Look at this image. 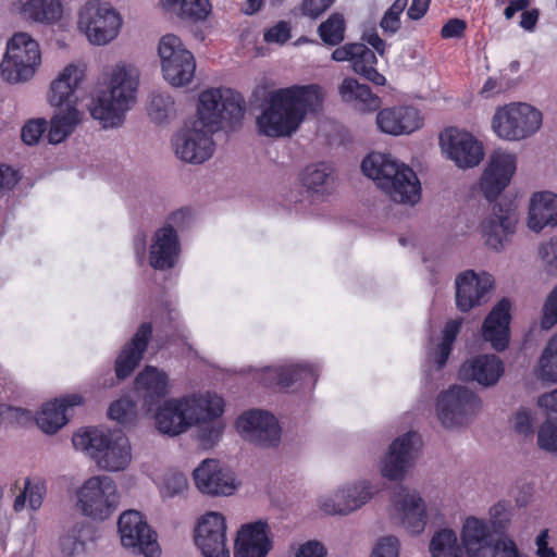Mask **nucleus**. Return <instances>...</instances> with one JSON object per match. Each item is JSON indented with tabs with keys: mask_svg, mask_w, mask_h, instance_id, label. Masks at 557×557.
<instances>
[{
	"mask_svg": "<svg viewBox=\"0 0 557 557\" xmlns=\"http://www.w3.org/2000/svg\"><path fill=\"white\" fill-rule=\"evenodd\" d=\"M335 0H302L301 12L310 18L320 17Z\"/></svg>",
	"mask_w": 557,
	"mask_h": 557,
	"instance_id": "60",
	"label": "nucleus"
},
{
	"mask_svg": "<svg viewBox=\"0 0 557 557\" xmlns=\"http://www.w3.org/2000/svg\"><path fill=\"white\" fill-rule=\"evenodd\" d=\"M537 445L542 450L557 455V419H547L537 431Z\"/></svg>",
	"mask_w": 557,
	"mask_h": 557,
	"instance_id": "48",
	"label": "nucleus"
},
{
	"mask_svg": "<svg viewBox=\"0 0 557 557\" xmlns=\"http://www.w3.org/2000/svg\"><path fill=\"white\" fill-rule=\"evenodd\" d=\"M139 72L131 64H116L110 74L109 88L92 99L90 115L103 127L122 125L125 113L136 101Z\"/></svg>",
	"mask_w": 557,
	"mask_h": 557,
	"instance_id": "3",
	"label": "nucleus"
},
{
	"mask_svg": "<svg viewBox=\"0 0 557 557\" xmlns=\"http://www.w3.org/2000/svg\"><path fill=\"white\" fill-rule=\"evenodd\" d=\"M62 552L69 556L85 552L86 543L73 531L60 540Z\"/></svg>",
	"mask_w": 557,
	"mask_h": 557,
	"instance_id": "59",
	"label": "nucleus"
},
{
	"mask_svg": "<svg viewBox=\"0 0 557 557\" xmlns=\"http://www.w3.org/2000/svg\"><path fill=\"white\" fill-rule=\"evenodd\" d=\"M208 416L203 420L193 423V425H197V438L203 448L213 447L224 430V424L218 420L222 414Z\"/></svg>",
	"mask_w": 557,
	"mask_h": 557,
	"instance_id": "42",
	"label": "nucleus"
},
{
	"mask_svg": "<svg viewBox=\"0 0 557 557\" xmlns=\"http://www.w3.org/2000/svg\"><path fill=\"white\" fill-rule=\"evenodd\" d=\"M83 404V397L78 394L70 395L63 399H54L47 403L36 416V424L47 434L58 432L67 422L66 410Z\"/></svg>",
	"mask_w": 557,
	"mask_h": 557,
	"instance_id": "33",
	"label": "nucleus"
},
{
	"mask_svg": "<svg viewBox=\"0 0 557 557\" xmlns=\"http://www.w3.org/2000/svg\"><path fill=\"white\" fill-rule=\"evenodd\" d=\"M333 169L325 162L308 165L301 173V183L309 190L323 193L327 189Z\"/></svg>",
	"mask_w": 557,
	"mask_h": 557,
	"instance_id": "40",
	"label": "nucleus"
},
{
	"mask_svg": "<svg viewBox=\"0 0 557 557\" xmlns=\"http://www.w3.org/2000/svg\"><path fill=\"white\" fill-rule=\"evenodd\" d=\"M41 62L39 44L27 33H16L7 44L0 64L3 79L9 83L28 81Z\"/></svg>",
	"mask_w": 557,
	"mask_h": 557,
	"instance_id": "7",
	"label": "nucleus"
},
{
	"mask_svg": "<svg viewBox=\"0 0 557 557\" xmlns=\"http://www.w3.org/2000/svg\"><path fill=\"white\" fill-rule=\"evenodd\" d=\"M421 443L417 432H408L397 437L389 446V451L383 461L382 474L389 480L404 478Z\"/></svg>",
	"mask_w": 557,
	"mask_h": 557,
	"instance_id": "22",
	"label": "nucleus"
},
{
	"mask_svg": "<svg viewBox=\"0 0 557 557\" xmlns=\"http://www.w3.org/2000/svg\"><path fill=\"white\" fill-rule=\"evenodd\" d=\"M55 113L51 119L48 131V140L57 145L65 140L81 123L83 113L76 109V106L69 104L54 107Z\"/></svg>",
	"mask_w": 557,
	"mask_h": 557,
	"instance_id": "38",
	"label": "nucleus"
},
{
	"mask_svg": "<svg viewBox=\"0 0 557 557\" xmlns=\"http://www.w3.org/2000/svg\"><path fill=\"white\" fill-rule=\"evenodd\" d=\"M510 307L507 298H503L486 315L482 324V336L496 351H504L510 339Z\"/></svg>",
	"mask_w": 557,
	"mask_h": 557,
	"instance_id": "27",
	"label": "nucleus"
},
{
	"mask_svg": "<svg viewBox=\"0 0 557 557\" xmlns=\"http://www.w3.org/2000/svg\"><path fill=\"white\" fill-rule=\"evenodd\" d=\"M333 61L351 63L352 71L376 86H384L386 78L375 69L377 59L373 50L361 42L337 47L331 55Z\"/></svg>",
	"mask_w": 557,
	"mask_h": 557,
	"instance_id": "19",
	"label": "nucleus"
},
{
	"mask_svg": "<svg viewBox=\"0 0 557 557\" xmlns=\"http://www.w3.org/2000/svg\"><path fill=\"white\" fill-rule=\"evenodd\" d=\"M46 129L47 121L45 119L30 120L23 126L21 137L25 144L35 145Z\"/></svg>",
	"mask_w": 557,
	"mask_h": 557,
	"instance_id": "54",
	"label": "nucleus"
},
{
	"mask_svg": "<svg viewBox=\"0 0 557 557\" xmlns=\"http://www.w3.org/2000/svg\"><path fill=\"white\" fill-rule=\"evenodd\" d=\"M209 0H183L181 3V17L190 21H203L211 12Z\"/></svg>",
	"mask_w": 557,
	"mask_h": 557,
	"instance_id": "49",
	"label": "nucleus"
},
{
	"mask_svg": "<svg viewBox=\"0 0 557 557\" xmlns=\"http://www.w3.org/2000/svg\"><path fill=\"white\" fill-rule=\"evenodd\" d=\"M245 101L230 88H212L199 96L197 119L185 123L172 139L175 156L186 163L201 164L214 152L212 134L221 128L233 131L242 124Z\"/></svg>",
	"mask_w": 557,
	"mask_h": 557,
	"instance_id": "1",
	"label": "nucleus"
},
{
	"mask_svg": "<svg viewBox=\"0 0 557 557\" xmlns=\"http://www.w3.org/2000/svg\"><path fill=\"white\" fill-rule=\"evenodd\" d=\"M236 429L243 438L261 447L275 446L281 440L277 419L259 409L243 413L236 421Z\"/></svg>",
	"mask_w": 557,
	"mask_h": 557,
	"instance_id": "15",
	"label": "nucleus"
},
{
	"mask_svg": "<svg viewBox=\"0 0 557 557\" xmlns=\"http://www.w3.org/2000/svg\"><path fill=\"white\" fill-rule=\"evenodd\" d=\"M542 125V113L527 103H511L498 109L492 127L499 138L520 140L535 134Z\"/></svg>",
	"mask_w": 557,
	"mask_h": 557,
	"instance_id": "10",
	"label": "nucleus"
},
{
	"mask_svg": "<svg viewBox=\"0 0 557 557\" xmlns=\"http://www.w3.org/2000/svg\"><path fill=\"white\" fill-rule=\"evenodd\" d=\"M346 21L342 13H332L318 27V34L323 44L327 46H338L345 39Z\"/></svg>",
	"mask_w": 557,
	"mask_h": 557,
	"instance_id": "41",
	"label": "nucleus"
},
{
	"mask_svg": "<svg viewBox=\"0 0 557 557\" xmlns=\"http://www.w3.org/2000/svg\"><path fill=\"white\" fill-rule=\"evenodd\" d=\"M338 92L343 101L354 103L360 111H376L381 107V98L374 95L368 85L360 84L354 77L344 78Z\"/></svg>",
	"mask_w": 557,
	"mask_h": 557,
	"instance_id": "37",
	"label": "nucleus"
},
{
	"mask_svg": "<svg viewBox=\"0 0 557 557\" xmlns=\"http://www.w3.org/2000/svg\"><path fill=\"white\" fill-rule=\"evenodd\" d=\"M72 443L107 471H122L132 460L129 441L121 430L87 429L75 433Z\"/></svg>",
	"mask_w": 557,
	"mask_h": 557,
	"instance_id": "6",
	"label": "nucleus"
},
{
	"mask_svg": "<svg viewBox=\"0 0 557 557\" xmlns=\"http://www.w3.org/2000/svg\"><path fill=\"white\" fill-rule=\"evenodd\" d=\"M18 12L26 21L51 25L62 17L60 0H18Z\"/></svg>",
	"mask_w": 557,
	"mask_h": 557,
	"instance_id": "36",
	"label": "nucleus"
},
{
	"mask_svg": "<svg viewBox=\"0 0 557 557\" xmlns=\"http://www.w3.org/2000/svg\"><path fill=\"white\" fill-rule=\"evenodd\" d=\"M399 542L395 536H385L380 540L371 557H398Z\"/></svg>",
	"mask_w": 557,
	"mask_h": 557,
	"instance_id": "58",
	"label": "nucleus"
},
{
	"mask_svg": "<svg viewBox=\"0 0 557 557\" xmlns=\"http://www.w3.org/2000/svg\"><path fill=\"white\" fill-rule=\"evenodd\" d=\"M373 495L372 486L363 481L339 490L334 496L320 500L327 515H347L363 506Z\"/></svg>",
	"mask_w": 557,
	"mask_h": 557,
	"instance_id": "29",
	"label": "nucleus"
},
{
	"mask_svg": "<svg viewBox=\"0 0 557 557\" xmlns=\"http://www.w3.org/2000/svg\"><path fill=\"white\" fill-rule=\"evenodd\" d=\"M135 387L143 400V407L152 411L169 393V375L153 366L145 368L136 375Z\"/></svg>",
	"mask_w": 557,
	"mask_h": 557,
	"instance_id": "30",
	"label": "nucleus"
},
{
	"mask_svg": "<svg viewBox=\"0 0 557 557\" xmlns=\"http://www.w3.org/2000/svg\"><path fill=\"white\" fill-rule=\"evenodd\" d=\"M361 171L395 202L414 205L421 198L417 174L388 153L371 152L361 162Z\"/></svg>",
	"mask_w": 557,
	"mask_h": 557,
	"instance_id": "4",
	"label": "nucleus"
},
{
	"mask_svg": "<svg viewBox=\"0 0 557 557\" xmlns=\"http://www.w3.org/2000/svg\"><path fill=\"white\" fill-rule=\"evenodd\" d=\"M151 337L152 324L144 322L133 337L124 344L115 360V375L119 380L128 377L139 366Z\"/></svg>",
	"mask_w": 557,
	"mask_h": 557,
	"instance_id": "24",
	"label": "nucleus"
},
{
	"mask_svg": "<svg viewBox=\"0 0 557 557\" xmlns=\"http://www.w3.org/2000/svg\"><path fill=\"white\" fill-rule=\"evenodd\" d=\"M461 324V319L450 320L445 324L443 330V339L440 343L436 351V363L438 370H441L446 364L453 349V344L460 332Z\"/></svg>",
	"mask_w": 557,
	"mask_h": 557,
	"instance_id": "45",
	"label": "nucleus"
},
{
	"mask_svg": "<svg viewBox=\"0 0 557 557\" xmlns=\"http://www.w3.org/2000/svg\"><path fill=\"white\" fill-rule=\"evenodd\" d=\"M24 491L27 494L29 507L33 510H38L47 492L46 481L41 478H27L24 483Z\"/></svg>",
	"mask_w": 557,
	"mask_h": 557,
	"instance_id": "50",
	"label": "nucleus"
},
{
	"mask_svg": "<svg viewBox=\"0 0 557 557\" xmlns=\"http://www.w3.org/2000/svg\"><path fill=\"white\" fill-rule=\"evenodd\" d=\"M83 79V72L76 65H67L51 83L49 101L53 107L76 106L74 91Z\"/></svg>",
	"mask_w": 557,
	"mask_h": 557,
	"instance_id": "35",
	"label": "nucleus"
},
{
	"mask_svg": "<svg viewBox=\"0 0 557 557\" xmlns=\"http://www.w3.org/2000/svg\"><path fill=\"white\" fill-rule=\"evenodd\" d=\"M272 545L236 540L234 557H265Z\"/></svg>",
	"mask_w": 557,
	"mask_h": 557,
	"instance_id": "53",
	"label": "nucleus"
},
{
	"mask_svg": "<svg viewBox=\"0 0 557 557\" xmlns=\"http://www.w3.org/2000/svg\"><path fill=\"white\" fill-rule=\"evenodd\" d=\"M321 106L322 96L315 85H294L272 90L257 117L259 133L273 138L292 136L308 112H317Z\"/></svg>",
	"mask_w": 557,
	"mask_h": 557,
	"instance_id": "2",
	"label": "nucleus"
},
{
	"mask_svg": "<svg viewBox=\"0 0 557 557\" xmlns=\"http://www.w3.org/2000/svg\"><path fill=\"white\" fill-rule=\"evenodd\" d=\"M158 52L163 77L169 84L182 87L193 81L196 71L195 58L177 36L173 34L163 36L159 42Z\"/></svg>",
	"mask_w": 557,
	"mask_h": 557,
	"instance_id": "12",
	"label": "nucleus"
},
{
	"mask_svg": "<svg viewBox=\"0 0 557 557\" xmlns=\"http://www.w3.org/2000/svg\"><path fill=\"white\" fill-rule=\"evenodd\" d=\"M196 487L206 495L227 496L236 488L235 478L230 469L221 467L215 459H206L193 472Z\"/></svg>",
	"mask_w": 557,
	"mask_h": 557,
	"instance_id": "20",
	"label": "nucleus"
},
{
	"mask_svg": "<svg viewBox=\"0 0 557 557\" xmlns=\"http://www.w3.org/2000/svg\"><path fill=\"white\" fill-rule=\"evenodd\" d=\"M513 428L515 431L521 435L529 436L532 435L533 430V418L532 413L528 409L519 410L513 418Z\"/></svg>",
	"mask_w": 557,
	"mask_h": 557,
	"instance_id": "61",
	"label": "nucleus"
},
{
	"mask_svg": "<svg viewBox=\"0 0 557 557\" xmlns=\"http://www.w3.org/2000/svg\"><path fill=\"white\" fill-rule=\"evenodd\" d=\"M262 381L267 386H278L281 389L312 388L318 381V372L307 364L267 368Z\"/></svg>",
	"mask_w": 557,
	"mask_h": 557,
	"instance_id": "28",
	"label": "nucleus"
},
{
	"mask_svg": "<svg viewBox=\"0 0 557 557\" xmlns=\"http://www.w3.org/2000/svg\"><path fill=\"white\" fill-rule=\"evenodd\" d=\"M394 507L399 512L404 528L412 533L423 532L426 524V511L423 499L417 492L400 486L394 497Z\"/></svg>",
	"mask_w": 557,
	"mask_h": 557,
	"instance_id": "31",
	"label": "nucleus"
},
{
	"mask_svg": "<svg viewBox=\"0 0 557 557\" xmlns=\"http://www.w3.org/2000/svg\"><path fill=\"white\" fill-rule=\"evenodd\" d=\"M187 486L186 478L183 474L175 473L168 476L164 481V490L168 496L173 497L181 493Z\"/></svg>",
	"mask_w": 557,
	"mask_h": 557,
	"instance_id": "62",
	"label": "nucleus"
},
{
	"mask_svg": "<svg viewBox=\"0 0 557 557\" xmlns=\"http://www.w3.org/2000/svg\"><path fill=\"white\" fill-rule=\"evenodd\" d=\"M180 252L177 231L172 225H164L154 233L149 249V264L154 270H171L175 267Z\"/></svg>",
	"mask_w": 557,
	"mask_h": 557,
	"instance_id": "25",
	"label": "nucleus"
},
{
	"mask_svg": "<svg viewBox=\"0 0 557 557\" xmlns=\"http://www.w3.org/2000/svg\"><path fill=\"white\" fill-rule=\"evenodd\" d=\"M117 531L123 547L145 557H159L157 534L137 510L124 511L117 521Z\"/></svg>",
	"mask_w": 557,
	"mask_h": 557,
	"instance_id": "13",
	"label": "nucleus"
},
{
	"mask_svg": "<svg viewBox=\"0 0 557 557\" xmlns=\"http://www.w3.org/2000/svg\"><path fill=\"white\" fill-rule=\"evenodd\" d=\"M440 145L446 157L460 169H471L484 158L483 144L471 133L448 127L440 135Z\"/></svg>",
	"mask_w": 557,
	"mask_h": 557,
	"instance_id": "14",
	"label": "nucleus"
},
{
	"mask_svg": "<svg viewBox=\"0 0 557 557\" xmlns=\"http://www.w3.org/2000/svg\"><path fill=\"white\" fill-rule=\"evenodd\" d=\"M481 407V398L475 392L457 384L440 393L436 399V414L445 429L469 423L480 412Z\"/></svg>",
	"mask_w": 557,
	"mask_h": 557,
	"instance_id": "8",
	"label": "nucleus"
},
{
	"mask_svg": "<svg viewBox=\"0 0 557 557\" xmlns=\"http://www.w3.org/2000/svg\"><path fill=\"white\" fill-rule=\"evenodd\" d=\"M270 528L265 521H256L242 525L238 531V541L261 543L265 545H272V541L269 537Z\"/></svg>",
	"mask_w": 557,
	"mask_h": 557,
	"instance_id": "47",
	"label": "nucleus"
},
{
	"mask_svg": "<svg viewBox=\"0 0 557 557\" xmlns=\"http://www.w3.org/2000/svg\"><path fill=\"white\" fill-rule=\"evenodd\" d=\"M503 360L493 354L478 355L466 359L459 369V379L475 382L482 387L495 386L504 375Z\"/></svg>",
	"mask_w": 557,
	"mask_h": 557,
	"instance_id": "23",
	"label": "nucleus"
},
{
	"mask_svg": "<svg viewBox=\"0 0 557 557\" xmlns=\"http://www.w3.org/2000/svg\"><path fill=\"white\" fill-rule=\"evenodd\" d=\"M154 409L158 431L173 437L186 432L193 423L203 420L208 414H223L224 400L208 392L206 395L170 398Z\"/></svg>",
	"mask_w": 557,
	"mask_h": 557,
	"instance_id": "5",
	"label": "nucleus"
},
{
	"mask_svg": "<svg viewBox=\"0 0 557 557\" xmlns=\"http://www.w3.org/2000/svg\"><path fill=\"white\" fill-rule=\"evenodd\" d=\"M516 171V157L500 150H495L488 160L481 177V189L490 201L496 199L510 183Z\"/></svg>",
	"mask_w": 557,
	"mask_h": 557,
	"instance_id": "21",
	"label": "nucleus"
},
{
	"mask_svg": "<svg viewBox=\"0 0 557 557\" xmlns=\"http://www.w3.org/2000/svg\"><path fill=\"white\" fill-rule=\"evenodd\" d=\"M529 227L539 233L546 226L557 225V195L552 191L535 193L529 209Z\"/></svg>",
	"mask_w": 557,
	"mask_h": 557,
	"instance_id": "34",
	"label": "nucleus"
},
{
	"mask_svg": "<svg viewBox=\"0 0 557 557\" xmlns=\"http://www.w3.org/2000/svg\"><path fill=\"white\" fill-rule=\"evenodd\" d=\"M226 523L222 513L208 512L199 521L195 543L205 557H231L226 547Z\"/></svg>",
	"mask_w": 557,
	"mask_h": 557,
	"instance_id": "18",
	"label": "nucleus"
},
{
	"mask_svg": "<svg viewBox=\"0 0 557 557\" xmlns=\"http://www.w3.org/2000/svg\"><path fill=\"white\" fill-rule=\"evenodd\" d=\"M432 557H463L462 546L451 529H441L434 533L430 542Z\"/></svg>",
	"mask_w": 557,
	"mask_h": 557,
	"instance_id": "39",
	"label": "nucleus"
},
{
	"mask_svg": "<svg viewBox=\"0 0 557 557\" xmlns=\"http://www.w3.org/2000/svg\"><path fill=\"white\" fill-rule=\"evenodd\" d=\"M325 555L326 549L320 542L309 541L299 547L296 557H325Z\"/></svg>",
	"mask_w": 557,
	"mask_h": 557,
	"instance_id": "64",
	"label": "nucleus"
},
{
	"mask_svg": "<svg viewBox=\"0 0 557 557\" xmlns=\"http://www.w3.org/2000/svg\"><path fill=\"white\" fill-rule=\"evenodd\" d=\"M518 221L516 206L510 200H502L493 206L491 215L482 222L485 244L495 251L504 249L515 233Z\"/></svg>",
	"mask_w": 557,
	"mask_h": 557,
	"instance_id": "17",
	"label": "nucleus"
},
{
	"mask_svg": "<svg viewBox=\"0 0 557 557\" xmlns=\"http://www.w3.org/2000/svg\"><path fill=\"white\" fill-rule=\"evenodd\" d=\"M175 113V103L173 98L164 91H153L150 96L148 114L150 119L162 124Z\"/></svg>",
	"mask_w": 557,
	"mask_h": 557,
	"instance_id": "43",
	"label": "nucleus"
},
{
	"mask_svg": "<svg viewBox=\"0 0 557 557\" xmlns=\"http://www.w3.org/2000/svg\"><path fill=\"white\" fill-rule=\"evenodd\" d=\"M108 416L124 428L132 426L136 420V405L127 398L117 399L110 405Z\"/></svg>",
	"mask_w": 557,
	"mask_h": 557,
	"instance_id": "46",
	"label": "nucleus"
},
{
	"mask_svg": "<svg viewBox=\"0 0 557 557\" xmlns=\"http://www.w3.org/2000/svg\"><path fill=\"white\" fill-rule=\"evenodd\" d=\"M557 324V284L547 295L541 315V327L543 330H550Z\"/></svg>",
	"mask_w": 557,
	"mask_h": 557,
	"instance_id": "51",
	"label": "nucleus"
},
{
	"mask_svg": "<svg viewBox=\"0 0 557 557\" xmlns=\"http://www.w3.org/2000/svg\"><path fill=\"white\" fill-rule=\"evenodd\" d=\"M494 283V277L487 272L475 273L473 270H466L458 274L455 280L457 309L468 312L487 302Z\"/></svg>",
	"mask_w": 557,
	"mask_h": 557,
	"instance_id": "16",
	"label": "nucleus"
},
{
	"mask_svg": "<svg viewBox=\"0 0 557 557\" xmlns=\"http://www.w3.org/2000/svg\"><path fill=\"white\" fill-rule=\"evenodd\" d=\"M290 38V28L288 23L280 21L273 27H270L264 32L263 39L269 44L283 45Z\"/></svg>",
	"mask_w": 557,
	"mask_h": 557,
	"instance_id": "57",
	"label": "nucleus"
},
{
	"mask_svg": "<svg viewBox=\"0 0 557 557\" xmlns=\"http://www.w3.org/2000/svg\"><path fill=\"white\" fill-rule=\"evenodd\" d=\"M116 484L108 475L91 476L77 492V505L82 512L94 520H106L119 504Z\"/></svg>",
	"mask_w": 557,
	"mask_h": 557,
	"instance_id": "11",
	"label": "nucleus"
},
{
	"mask_svg": "<svg viewBox=\"0 0 557 557\" xmlns=\"http://www.w3.org/2000/svg\"><path fill=\"white\" fill-rule=\"evenodd\" d=\"M376 125L382 133L399 136L419 129L422 126V117L419 110L412 106L392 107L379 111Z\"/></svg>",
	"mask_w": 557,
	"mask_h": 557,
	"instance_id": "26",
	"label": "nucleus"
},
{
	"mask_svg": "<svg viewBox=\"0 0 557 557\" xmlns=\"http://www.w3.org/2000/svg\"><path fill=\"white\" fill-rule=\"evenodd\" d=\"M491 523L494 533L504 534L510 522V510L506 503L498 502L490 509Z\"/></svg>",
	"mask_w": 557,
	"mask_h": 557,
	"instance_id": "52",
	"label": "nucleus"
},
{
	"mask_svg": "<svg viewBox=\"0 0 557 557\" xmlns=\"http://www.w3.org/2000/svg\"><path fill=\"white\" fill-rule=\"evenodd\" d=\"M499 539H494L488 524L484 520L475 517L466 519L461 540L469 557H486V554L492 556V549Z\"/></svg>",
	"mask_w": 557,
	"mask_h": 557,
	"instance_id": "32",
	"label": "nucleus"
},
{
	"mask_svg": "<svg viewBox=\"0 0 557 557\" xmlns=\"http://www.w3.org/2000/svg\"><path fill=\"white\" fill-rule=\"evenodd\" d=\"M21 181L17 170L7 164H0V197L8 195Z\"/></svg>",
	"mask_w": 557,
	"mask_h": 557,
	"instance_id": "55",
	"label": "nucleus"
},
{
	"mask_svg": "<svg viewBox=\"0 0 557 557\" xmlns=\"http://www.w3.org/2000/svg\"><path fill=\"white\" fill-rule=\"evenodd\" d=\"M539 376L544 382H557V333L548 341L541 356Z\"/></svg>",
	"mask_w": 557,
	"mask_h": 557,
	"instance_id": "44",
	"label": "nucleus"
},
{
	"mask_svg": "<svg viewBox=\"0 0 557 557\" xmlns=\"http://www.w3.org/2000/svg\"><path fill=\"white\" fill-rule=\"evenodd\" d=\"M492 557H528L522 554L515 541L508 536L499 539L493 549Z\"/></svg>",
	"mask_w": 557,
	"mask_h": 557,
	"instance_id": "56",
	"label": "nucleus"
},
{
	"mask_svg": "<svg viewBox=\"0 0 557 557\" xmlns=\"http://www.w3.org/2000/svg\"><path fill=\"white\" fill-rule=\"evenodd\" d=\"M467 24L465 21L459 18H450L441 29V36L443 38H458L461 37Z\"/></svg>",
	"mask_w": 557,
	"mask_h": 557,
	"instance_id": "63",
	"label": "nucleus"
},
{
	"mask_svg": "<svg viewBox=\"0 0 557 557\" xmlns=\"http://www.w3.org/2000/svg\"><path fill=\"white\" fill-rule=\"evenodd\" d=\"M121 26L120 13L109 3L98 0L88 1L78 14V28L96 46H103L115 39Z\"/></svg>",
	"mask_w": 557,
	"mask_h": 557,
	"instance_id": "9",
	"label": "nucleus"
}]
</instances>
